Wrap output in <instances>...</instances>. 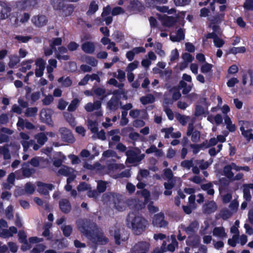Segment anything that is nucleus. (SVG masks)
<instances>
[{
    "label": "nucleus",
    "mask_w": 253,
    "mask_h": 253,
    "mask_svg": "<svg viewBox=\"0 0 253 253\" xmlns=\"http://www.w3.org/2000/svg\"><path fill=\"white\" fill-rule=\"evenodd\" d=\"M62 42V40L61 38H54L49 41V46L52 48L57 50L55 46L61 45Z\"/></svg>",
    "instance_id": "603ef678"
},
{
    "label": "nucleus",
    "mask_w": 253,
    "mask_h": 253,
    "mask_svg": "<svg viewBox=\"0 0 253 253\" xmlns=\"http://www.w3.org/2000/svg\"><path fill=\"white\" fill-rule=\"evenodd\" d=\"M224 17V14L221 13L215 16L211 20L213 24L219 23L223 20Z\"/></svg>",
    "instance_id": "0e129e2a"
},
{
    "label": "nucleus",
    "mask_w": 253,
    "mask_h": 253,
    "mask_svg": "<svg viewBox=\"0 0 253 253\" xmlns=\"http://www.w3.org/2000/svg\"><path fill=\"white\" fill-rule=\"evenodd\" d=\"M31 21L35 26L42 27L46 25L48 19L45 15H37L32 17Z\"/></svg>",
    "instance_id": "9b49d317"
},
{
    "label": "nucleus",
    "mask_w": 253,
    "mask_h": 253,
    "mask_svg": "<svg viewBox=\"0 0 253 253\" xmlns=\"http://www.w3.org/2000/svg\"><path fill=\"white\" fill-rule=\"evenodd\" d=\"M155 98L152 94H148L140 98V101L143 105L152 103L155 101Z\"/></svg>",
    "instance_id": "c756f323"
},
{
    "label": "nucleus",
    "mask_w": 253,
    "mask_h": 253,
    "mask_svg": "<svg viewBox=\"0 0 253 253\" xmlns=\"http://www.w3.org/2000/svg\"><path fill=\"white\" fill-rule=\"evenodd\" d=\"M21 172L24 178L30 177L32 174L35 172V170L34 169L24 168L21 169Z\"/></svg>",
    "instance_id": "3c124183"
},
{
    "label": "nucleus",
    "mask_w": 253,
    "mask_h": 253,
    "mask_svg": "<svg viewBox=\"0 0 253 253\" xmlns=\"http://www.w3.org/2000/svg\"><path fill=\"white\" fill-rule=\"evenodd\" d=\"M102 103L100 101L96 100L93 103H87L84 107V109L87 112H91L95 111L93 115L96 117H101L103 115L101 110Z\"/></svg>",
    "instance_id": "7ed1b4c3"
},
{
    "label": "nucleus",
    "mask_w": 253,
    "mask_h": 253,
    "mask_svg": "<svg viewBox=\"0 0 253 253\" xmlns=\"http://www.w3.org/2000/svg\"><path fill=\"white\" fill-rule=\"evenodd\" d=\"M9 61L8 62V66L12 68L16 66L20 61V58L16 54L10 55L9 56Z\"/></svg>",
    "instance_id": "c9c22d12"
},
{
    "label": "nucleus",
    "mask_w": 253,
    "mask_h": 253,
    "mask_svg": "<svg viewBox=\"0 0 253 253\" xmlns=\"http://www.w3.org/2000/svg\"><path fill=\"white\" fill-rule=\"evenodd\" d=\"M63 235L66 237H69L73 231V228L70 225H64L61 227Z\"/></svg>",
    "instance_id": "a19ab883"
},
{
    "label": "nucleus",
    "mask_w": 253,
    "mask_h": 253,
    "mask_svg": "<svg viewBox=\"0 0 253 253\" xmlns=\"http://www.w3.org/2000/svg\"><path fill=\"white\" fill-rule=\"evenodd\" d=\"M82 60L92 67H96L98 64V61L94 57L88 55L83 57Z\"/></svg>",
    "instance_id": "7c9ffc66"
},
{
    "label": "nucleus",
    "mask_w": 253,
    "mask_h": 253,
    "mask_svg": "<svg viewBox=\"0 0 253 253\" xmlns=\"http://www.w3.org/2000/svg\"><path fill=\"white\" fill-rule=\"evenodd\" d=\"M213 235L221 238L226 237V234L223 227H215L213 230Z\"/></svg>",
    "instance_id": "79ce46f5"
},
{
    "label": "nucleus",
    "mask_w": 253,
    "mask_h": 253,
    "mask_svg": "<svg viewBox=\"0 0 253 253\" xmlns=\"http://www.w3.org/2000/svg\"><path fill=\"white\" fill-rule=\"evenodd\" d=\"M82 50L87 54H92L95 50V45L94 42H86L81 45Z\"/></svg>",
    "instance_id": "aec40b11"
},
{
    "label": "nucleus",
    "mask_w": 253,
    "mask_h": 253,
    "mask_svg": "<svg viewBox=\"0 0 253 253\" xmlns=\"http://www.w3.org/2000/svg\"><path fill=\"white\" fill-rule=\"evenodd\" d=\"M45 249V246L42 244H38L31 251V253H40Z\"/></svg>",
    "instance_id": "69168bd1"
},
{
    "label": "nucleus",
    "mask_w": 253,
    "mask_h": 253,
    "mask_svg": "<svg viewBox=\"0 0 253 253\" xmlns=\"http://www.w3.org/2000/svg\"><path fill=\"white\" fill-rule=\"evenodd\" d=\"M216 209V205L213 201H210L204 206V211L205 213L210 214L213 213Z\"/></svg>",
    "instance_id": "a878e982"
},
{
    "label": "nucleus",
    "mask_w": 253,
    "mask_h": 253,
    "mask_svg": "<svg viewBox=\"0 0 253 253\" xmlns=\"http://www.w3.org/2000/svg\"><path fill=\"white\" fill-rule=\"evenodd\" d=\"M179 58V53L178 50L177 49H174L172 50L170 54V60L171 62H173L174 61L178 59Z\"/></svg>",
    "instance_id": "338daca9"
},
{
    "label": "nucleus",
    "mask_w": 253,
    "mask_h": 253,
    "mask_svg": "<svg viewBox=\"0 0 253 253\" xmlns=\"http://www.w3.org/2000/svg\"><path fill=\"white\" fill-rule=\"evenodd\" d=\"M217 143H201L200 144H192L191 143V147L193 149V152L194 154H197L202 147L205 145L207 147H211L212 146H215Z\"/></svg>",
    "instance_id": "c85d7f7f"
},
{
    "label": "nucleus",
    "mask_w": 253,
    "mask_h": 253,
    "mask_svg": "<svg viewBox=\"0 0 253 253\" xmlns=\"http://www.w3.org/2000/svg\"><path fill=\"white\" fill-rule=\"evenodd\" d=\"M79 230L82 232L87 239L92 236L94 232L93 224L86 219L82 220L79 221L78 225Z\"/></svg>",
    "instance_id": "f03ea898"
},
{
    "label": "nucleus",
    "mask_w": 253,
    "mask_h": 253,
    "mask_svg": "<svg viewBox=\"0 0 253 253\" xmlns=\"http://www.w3.org/2000/svg\"><path fill=\"white\" fill-rule=\"evenodd\" d=\"M159 20L161 21L162 24L164 26L170 27L172 26L176 22L174 17L172 16H169L166 15H157Z\"/></svg>",
    "instance_id": "4468645a"
},
{
    "label": "nucleus",
    "mask_w": 253,
    "mask_h": 253,
    "mask_svg": "<svg viewBox=\"0 0 253 253\" xmlns=\"http://www.w3.org/2000/svg\"><path fill=\"white\" fill-rule=\"evenodd\" d=\"M120 130L119 129L112 130L108 132V135L111 137V140L113 141L119 142L120 140Z\"/></svg>",
    "instance_id": "473e14b6"
},
{
    "label": "nucleus",
    "mask_w": 253,
    "mask_h": 253,
    "mask_svg": "<svg viewBox=\"0 0 253 253\" xmlns=\"http://www.w3.org/2000/svg\"><path fill=\"white\" fill-rule=\"evenodd\" d=\"M144 6L138 0H133L131 1L129 6V8L133 12L136 13L138 12L141 11L144 9Z\"/></svg>",
    "instance_id": "4be33fe9"
},
{
    "label": "nucleus",
    "mask_w": 253,
    "mask_h": 253,
    "mask_svg": "<svg viewBox=\"0 0 253 253\" xmlns=\"http://www.w3.org/2000/svg\"><path fill=\"white\" fill-rule=\"evenodd\" d=\"M37 185L39 192L44 195H48L49 190L51 191L54 187L52 184L44 183L41 181L37 182Z\"/></svg>",
    "instance_id": "ddd939ff"
},
{
    "label": "nucleus",
    "mask_w": 253,
    "mask_h": 253,
    "mask_svg": "<svg viewBox=\"0 0 253 253\" xmlns=\"http://www.w3.org/2000/svg\"><path fill=\"white\" fill-rule=\"evenodd\" d=\"M107 182L103 180H100L98 182L97 185V190L99 193L104 192L107 188Z\"/></svg>",
    "instance_id": "de8ad7c7"
},
{
    "label": "nucleus",
    "mask_w": 253,
    "mask_h": 253,
    "mask_svg": "<svg viewBox=\"0 0 253 253\" xmlns=\"http://www.w3.org/2000/svg\"><path fill=\"white\" fill-rule=\"evenodd\" d=\"M168 0H146V3L149 7H154L158 5L166 4Z\"/></svg>",
    "instance_id": "f704fd0d"
},
{
    "label": "nucleus",
    "mask_w": 253,
    "mask_h": 253,
    "mask_svg": "<svg viewBox=\"0 0 253 253\" xmlns=\"http://www.w3.org/2000/svg\"><path fill=\"white\" fill-rule=\"evenodd\" d=\"M187 136H191V140L193 142H196L200 140V133L197 130H194V124L190 123L188 125L187 131L186 132Z\"/></svg>",
    "instance_id": "9d476101"
},
{
    "label": "nucleus",
    "mask_w": 253,
    "mask_h": 253,
    "mask_svg": "<svg viewBox=\"0 0 253 253\" xmlns=\"http://www.w3.org/2000/svg\"><path fill=\"white\" fill-rule=\"evenodd\" d=\"M58 83L62 84L63 87H68L70 86L72 84V81L71 79L68 77H62L58 79Z\"/></svg>",
    "instance_id": "58836bf2"
},
{
    "label": "nucleus",
    "mask_w": 253,
    "mask_h": 253,
    "mask_svg": "<svg viewBox=\"0 0 253 253\" xmlns=\"http://www.w3.org/2000/svg\"><path fill=\"white\" fill-rule=\"evenodd\" d=\"M139 65V62L135 60L133 62L129 63L126 69V72H132V71L136 69Z\"/></svg>",
    "instance_id": "4d7b16f0"
},
{
    "label": "nucleus",
    "mask_w": 253,
    "mask_h": 253,
    "mask_svg": "<svg viewBox=\"0 0 253 253\" xmlns=\"http://www.w3.org/2000/svg\"><path fill=\"white\" fill-rule=\"evenodd\" d=\"M26 120L27 119H24L21 117H18V120L16 125L19 130L24 129L25 128Z\"/></svg>",
    "instance_id": "13d9d810"
},
{
    "label": "nucleus",
    "mask_w": 253,
    "mask_h": 253,
    "mask_svg": "<svg viewBox=\"0 0 253 253\" xmlns=\"http://www.w3.org/2000/svg\"><path fill=\"white\" fill-rule=\"evenodd\" d=\"M11 9L4 1H0V20H4L8 17Z\"/></svg>",
    "instance_id": "dca6fc26"
},
{
    "label": "nucleus",
    "mask_w": 253,
    "mask_h": 253,
    "mask_svg": "<svg viewBox=\"0 0 253 253\" xmlns=\"http://www.w3.org/2000/svg\"><path fill=\"white\" fill-rule=\"evenodd\" d=\"M25 190L27 193L32 194L35 190V187L30 182H28L26 184Z\"/></svg>",
    "instance_id": "e2e57ef3"
},
{
    "label": "nucleus",
    "mask_w": 253,
    "mask_h": 253,
    "mask_svg": "<svg viewBox=\"0 0 253 253\" xmlns=\"http://www.w3.org/2000/svg\"><path fill=\"white\" fill-rule=\"evenodd\" d=\"M80 100L78 98H75L72 100L71 103L68 107V111L69 112H74L78 107Z\"/></svg>",
    "instance_id": "09e8293b"
},
{
    "label": "nucleus",
    "mask_w": 253,
    "mask_h": 253,
    "mask_svg": "<svg viewBox=\"0 0 253 253\" xmlns=\"http://www.w3.org/2000/svg\"><path fill=\"white\" fill-rule=\"evenodd\" d=\"M38 109L36 107H27L24 115L26 117H35L38 113Z\"/></svg>",
    "instance_id": "e433bc0d"
},
{
    "label": "nucleus",
    "mask_w": 253,
    "mask_h": 253,
    "mask_svg": "<svg viewBox=\"0 0 253 253\" xmlns=\"http://www.w3.org/2000/svg\"><path fill=\"white\" fill-rule=\"evenodd\" d=\"M73 172V169L70 168L65 166L63 168L60 169L58 170V173L62 175L68 176L71 175Z\"/></svg>",
    "instance_id": "a18cd8bd"
},
{
    "label": "nucleus",
    "mask_w": 253,
    "mask_h": 253,
    "mask_svg": "<svg viewBox=\"0 0 253 253\" xmlns=\"http://www.w3.org/2000/svg\"><path fill=\"white\" fill-rule=\"evenodd\" d=\"M242 77L243 85H245L249 83L250 85H253V70L243 71Z\"/></svg>",
    "instance_id": "2eb2a0df"
},
{
    "label": "nucleus",
    "mask_w": 253,
    "mask_h": 253,
    "mask_svg": "<svg viewBox=\"0 0 253 253\" xmlns=\"http://www.w3.org/2000/svg\"><path fill=\"white\" fill-rule=\"evenodd\" d=\"M51 3L54 9L56 10H61L63 8L71 9V8L69 6H64L63 2L61 0H51Z\"/></svg>",
    "instance_id": "4c0bfd02"
},
{
    "label": "nucleus",
    "mask_w": 253,
    "mask_h": 253,
    "mask_svg": "<svg viewBox=\"0 0 253 253\" xmlns=\"http://www.w3.org/2000/svg\"><path fill=\"white\" fill-rule=\"evenodd\" d=\"M59 206L61 211L65 214L69 213L72 210L71 203L67 199H61L59 202Z\"/></svg>",
    "instance_id": "f3484780"
},
{
    "label": "nucleus",
    "mask_w": 253,
    "mask_h": 253,
    "mask_svg": "<svg viewBox=\"0 0 253 253\" xmlns=\"http://www.w3.org/2000/svg\"><path fill=\"white\" fill-rule=\"evenodd\" d=\"M19 240L20 243L27 244V239L26 233L23 230H20L18 233Z\"/></svg>",
    "instance_id": "bf43d9fd"
},
{
    "label": "nucleus",
    "mask_w": 253,
    "mask_h": 253,
    "mask_svg": "<svg viewBox=\"0 0 253 253\" xmlns=\"http://www.w3.org/2000/svg\"><path fill=\"white\" fill-rule=\"evenodd\" d=\"M112 201L114 204L116 209L120 211H122L124 209L123 204L124 203L121 195L113 193L111 194Z\"/></svg>",
    "instance_id": "f8f14e48"
},
{
    "label": "nucleus",
    "mask_w": 253,
    "mask_h": 253,
    "mask_svg": "<svg viewBox=\"0 0 253 253\" xmlns=\"http://www.w3.org/2000/svg\"><path fill=\"white\" fill-rule=\"evenodd\" d=\"M37 4V0H21L17 2L16 6L19 9L28 10L35 8Z\"/></svg>",
    "instance_id": "423d86ee"
},
{
    "label": "nucleus",
    "mask_w": 253,
    "mask_h": 253,
    "mask_svg": "<svg viewBox=\"0 0 253 253\" xmlns=\"http://www.w3.org/2000/svg\"><path fill=\"white\" fill-rule=\"evenodd\" d=\"M32 39V36L16 35L14 37V39L19 43H27Z\"/></svg>",
    "instance_id": "37998d69"
},
{
    "label": "nucleus",
    "mask_w": 253,
    "mask_h": 253,
    "mask_svg": "<svg viewBox=\"0 0 253 253\" xmlns=\"http://www.w3.org/2000/svg\"><path fill=\"white\" fill-rule=\"evenodd\" d=\"M169 92L172 93V98L174 101L177 100L181 96L180 91L175 87L170 89Z\"/></svg>",
    "instance_id": "864d4df0"
},
{
    "label": "nucleus",
    "mask_w": 253,
    "mask_h": 253,
    "mask_svg": "<svg viewBox=\"0 0 253 253\" xmlns=\"http://www.w3.org/2000/svg\"><path fill=\"white\" fill-rule=\"evenodd\" d=\"M223 172L225 175L229 179H231L234 176V173L232 171V168L230 165H227L224 167Z\"/></svg>",
    "instance_id": "5fc2aeb1"
},
{
    "label": "nucleus",
    "mask_w": 253,
    "mask_h": 253,
    "mask_svg": "<svg viewBox=\"0 0 253 253\" xmlns=\"http://www.w3.org/2000/svg\"><path fill=\"white\" fill-rule=\"evenodd\" d=\"M224 123L226 126V128L230 132H234L236 129V126L233 124L231 119L228 115L224 117Z\"/></svg>",
    "instance_id": "2f4dec72"
},
{
    "label": "nucleus",
    "mask_w": 253,
    "mask_h": 253,
    "mask_svg": "<svg viewBox=\"0 0 253 253\" xmlns=\"http://www.w3.org/2000/svg\"><path fill=\"white\" fill-rule=\"evenodd\" d=\"M115 239L116 244L120 245L122 242H125L128 240L129 234L127 231H121L120 229L116 228L112 235Z\"/></svg>",
    "instance_id": "20e7f679"
},
{
    "label": "nucleus",
    "mask_w": 253,
    "mask_h": 253,
    "mask_svg": "<svg viewBox=\"0 0 253 253\" xmlns=\"http://www.w3.org/2000/svg\"><path fill=\"white\" fill-rule=\"evenodd\" d=\"M47 136L54 137L55 134L52 132H48L46 133L40 132L35 136V138L38 142H45L48 140Z\"/></svg>",
    "instance_id": "b1692460"
},
{
    "label": "nucleus",
    "mask_w": 253,
    "mask_h": 253,
    "mask_svg": "<svg viewBox=\"0 0 253 253\" xmlns=\"http://www.w3.org/2000/svg\"><path fill=\"white\" fill-rule=\"evenodd\" d=\"M52 111L50 109H43L41 111V119L43 123L50 124L51 122V116Z\"/></svg>",
    "instance_id": "a211bd4d"
},
{
    "label": "nucleus",
    "mask_w": 253,
    "mask_h": 253,
    "mask_svg": "<svg viewBox=\"0 0 253 253\" xmlns=\"http://www.w3.org/2000/svg\"><path fill=\"white\" fill-rule=\"evenodd\" d=\"M126 222L128 225H131L132 230L136 235L141 234L148 225V222L144 217L133 212L128 213Z\"/></svg>",
    "instance_id": "f257e3e1"
},
{
    "label": "nucleus",
    "mask_w": 253,
    "mask_h": 253,
    "mask_svg": "<svg viewBox=\"0 0 253 253\" xmlns=\"http://www.w3.org/2000/svg\"><path fill=\"white\" fill-rule=\"evenodd\" d=\"M240 130L242 132V135L246 138L248 141H250L253 139V134L252 133V129L245 130L243 126H241Z\"/></svg>",
    "instance_id": "c03bdc74"
},
{
    "label": "nucleus",
    "mask_w": 253,
    "mask_h": 253,
    "mask_svg": "<svg viewBox=\"0 0 253 253\" xmlns=\"http://www.w3.org/2000/svg\"><path fill=\"white\" fill-rule=\"evenodd\" d=\"M88 239L95 245H104L109 242V239L104 236L103 232L93 233Z\"/></svg>",
    "instance_id": "39448f33"
},
{
    "label": "nucleus",
    "mask_w": 253,
    "mask_h": 253,
    "mask_svg": "<svg viewBox=\"0 0 253 253\" xmlns=\"http://www.w3.org/2000/svg\"><path fill=\"white\" fill-rule=\"evenodd\" d=\"M184 32L181 28L178 29L175 34H171L170 35V39L172 42H179L184 40Z\"/></svg>",
    "instance_id": "393cba45"
},
{
    "label": "nucleus",
    "mask_w": 253,
    "mask_h": 253,
    "mask_svg": "<svg viewBox=\"0 0 253 253\" xmlns=\"http://www.w3.org/2000/svg\"><path fill=\"white\" fill-rule=\"evenodd\" d=\"M48 65L46 66L47 73H52L54 69L57 67V62L54 59H50L48 61Z\"/></svg>",
    "instance_id": "ea45409f"
},
{
    "label": "nucleus",
    "mask_w": 253,
    "mask_h": 253,
    "mask_svg": "<svg viewBox=\"0 0 253 253\" xmlns=\"http://www.w3.org/2000/svg\"><path fill=\"white\" fill-rule=\"evenodd\" d=\"M199 227V223L197 221L191 222L187 227L184 228V230L188 235H192L196 233Z\"/></svg>",
    "instance_id": "5701e85b"
},
{
    "label": "nucleus",
    "mask_w": 253,
    "mask_h": 253,
    "mask_svg": "<svg viewBox=\"0 0 253 253\" xmlns=\"http://www.w3.org/2000/svg\"><path fill=\"white\" fill-rule=\"evenodd\" d=\"M128 161L131 164L139 163L142 161L145 157L144 154H138L133 150H127L126 153Z\"/></svg>",
    "instance_id": "1a4fd4ad"
},
{
    "label": "nucleus",
    "mask_w": 253,
    "mask_h": 253,
    "mask_svg": "<svg viewBox=\"0 0 253 253\" xmlns=\"http://www.w3.org/2000/svg\"><path fill=\"white\" fill-rule=\"evenodd\" d=\"M219 36L215 33H209L207 35L206 38L212 39L214 45L216 47H221L224 44V41Z\"/></svg>",
    "instance_id": "412c9836"
},
{
    "label": "nucleus",
    "mask_w": 253,
    "mask_h": 253,
    "mask_svg": "<svg viewBox=\"0 0 253 253\" xmlns=\"http://www.w3.org/2000/svg\"><path fill=\"white\" fill-rule=\"evenodd\" d=\"M127 112L126 111L122 112L121 120L120 121V125L122 126L126 125L128 122V120L127 118Z\"/></svg>",
    "instance_id": "052dcab7"
},
{
    "label": "nucleus",
    "mask_w": 253,
    "mask_h": 253,
    "mask_svg": "<svg viewBox=\"0 0 253 253\" xmlns=\"http://www.w3.org/2000/svg\"><path fill=\"white\" fill-rule=\"evenodd\" d=\"M119 98L116 96H113L107 103V107L111 110L115 111L119 107Z\"/></svg>",
    "instance_id": "cd10ccee"
},
{
    "label": "nucleus",
    "mask_w": 253,
    "mask_h": 253,
    "mask_svg": "<svg viewBox=\"0 0 253 253\" xmlns=\"http://www.w3.org/2000/svg\"><path fill=\"white\" fill-rule=\"evenodd\" d=\"M0 154L3 155V159L5 160H9L11 158L9 150L8 148L5 146L0 147Z\"/></svg>",
    "instance_id": "49530a36"
},
{
    "label": "nucleus",
    "mask_w": 253,
    "mask_h": 253,
    "mask_svg": "<svg viewBox=\"0 0 253 253\" xmlns=\"http://www.w3.org/2000/svg\"><path fill=\"white\" fill-rule=\"evenodd\" d=\"M150 245L146 241H140L135 244L132 248L133 253H148Z\"/></svg>",
    "instance_id": "6e6552de"
},
{
    "label": "nucleus",
    "mask_w": 253,
    "mask_h": 253,
    "mask_svg": "<svg viewBox=\"0 0 253 253\" xmlns=\"http://www.w3.org/2000/svg\"><path fill=\"white\" fill-rule=\"evenodd\" d=\"M164 175L168 179L169 181L172 180L173 174L170 169H167L164 170Z\"/></svg>",
    "instance_id": "774afa93"
},
{
    "label": "nucleus",
    "mask_w": 253,
    "mask_h": 253,
    "mask_svg": "<svg viewBox=\"0 0 253 253\" xmlns=\"http://www.w3.org/2000/svg\"><path fill=\"white\" fill-rule=\"evenodd\" d=\"M34 60L33 59H29L26 61H24L21 63V68L19 69V70L23 73L26 72L27 71L31 69V64L33 63Z\"/></svg>",
    "instance_id": "72a5a7b5"
},
{
    "label": "nucleus",
    "mask_w": 253,
    "mask_h": 253,
    "mask_svg": "<svg viewBox=\"0 0 253 253\" xmlns=\"http://www.w3.org/2000/svg\"><path fill=\"white\" fill-rule=\"evenodd\" d=\"M85 124L92 133H96L98 132V123L96 121L88 119L86 121Z\"/></svg>",
    "instance_id": "bb28decb"
},
{
    "label": "nucleus",
    "mask_w": 253,
    "mask_h": 253,
    "mask_svg": "<svg viewBox=\"0 0 253 253\" xmlns=\"http://www.w3.org/2000/svg\"><path fill=\"white\" fill-rule=\"evenodd\" d=\"M154 226L159 227H165L168 225V222L165 220V215L162 212L154 214L152 219Z\"/></svg>",
    "instance_id": "0eeeda50"
},
{
    "label": "nucleus",
    "mask_w": 253,
    "mask_h": 253,
    "mask_svg": "<svg viewBox=\"0 0 253 253\" xmlns=\"http://www.w3.org/2000/svg\"><path fill=\"white\" fill-rule=\"evenodd\" d=\"M59 131L61 134V138L63 141H72L74 137L71 131L66 127H61L59 129Z\"/></svg>",
    "instance_id": "6ab92c4d"
},
{
    "label": "nucleus",
    "mask_w": 253,
    "mask_h": 253,
    "mask_svg": "<svg viewBox=\"0 0 253 253\" xmlns=\"http://www.w3.org/2000/svg\"><path fill=\"white\" fill-rule=\"evenodd\" d=\"M181 58L184 61L186 62L187 63H190L192 62L194 59L193 56L191 55L190 53L187 52L182 54Z\"/></svg>",
    "instance_id": "680f3d73"
},
{
    "label": "nucleus",
    "mask_w": 253,
    "mask_h": 253,
    "mask_svg": "<svg viewBox=\"0 0 253 253\" xmlns=\"http://www.w3.org/2000/svg\"><path fill=\"white\" fill-rule=\"evenodd\" d=\"M98 9V4L94 1H92L90 2L89 6L88 11H87V14L92 15L95 13V12Z\"/></svg>",
    "instance_id": "8fccbe9b"
},
{
    "label": "nucleus",
    "mask_w": 253,
    "mask_h": 253,
    "mask_svg": "<svg viewBox=\"0 0 253 253\" xmlns=\"http://www.w3.org/2000/svg\"><path fill=\"white\" fill-rule=\"evenodd\" d=\"M212 66V64L205 62L201 67V72L204 74L209 73L211 71Z\"/></svg>",
    "instance_id": "6e6d98bb"
}]
</instances>
